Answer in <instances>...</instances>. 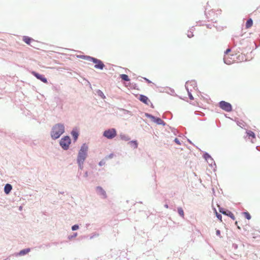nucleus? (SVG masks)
Wrapping results in <instances>:
<instances>
[{"label":"nucleus","mask_w":260,"mask_h":260,"mask_svg":"<svg viewBox=\"0 0 260 260\" xmlns=\"http://www.w3.org/2000/svg\"><path fill=\"white\" fill-rule=\"evenodd\" d=\"M64 131V125L60 123L55 124L52 129L51 136L52 139H56L58 138Z\"/></svg>","instance_id":"nucleus-1"},{"label":"nucleus","mask_w":260,"mask_h":260,"mask_svg":"<svg viewBox=\"0 0 260 260\" xmlns=\"http://www.w3.org/2000/svg\"><path fill=\"white\" fill-rule=\"evenodd\" d=\"M87 149V146L85 144H83L79 152L77 160L80 167L86 157Z\"/></svg>","instance_id":"nucleus-2"},{"label":"nucleus","mask_w":260,"mask_h":260,"mask_svg":"<svg viewBox=\"0 0 260 260\" xmlns=\"http://www.w3.org/2000/svg\"><path fill=\"white\" fill-rule=\"evenodd\" d=\"M70 144L71 139L69 136H65L63 137L60 141V145L64 150H67L69 148Z\"/></svg>","instance_id":"nucleus-3"},{"label":"nucleus","mask_w":260,"mask_h":260,"mask_svg":"<svg viewBox=\"0 0 260 260\" xmlns=\"http://www.w3.org/2000/svg\"><path fill=\"white\" fill-rule=\"evenodd\" d=\"M116 131L114 128H111L105 131L103 136L109 139H112L116 136Z\"/></svg>","instance_id":"nucleus-4"},{"label":"nucleus","mask_w":260,"mask_h":260,"mask_svg":"<svg viewBox=\"0 0 260 260\" xmlns=\"http://www.w3.org/2000/svg\"><path fill=\"white\" fill-rule=\"evenodd\" d=\"M89 60L90 61H92L95 64L94 66V68L96 69L102 70L105 67V65L103 63V62L99 59L90 57Z\"/></svg>","instance_id":"nucleus-5"},{"label":"nucleus","mask_w":260,"mask_h":260,"mask_svg":"<svg viewBox=\"0 0 260 260\" xmlns=\"http://www.w3.org/2000/svg\"><path fill=\"white\" fill-rule=\"evenodd\" d=\"M219 106L221 109L226 111L231 112L232 110V107L231 104L225 101H221L219 103Z\"/></svg>","instance_id":"nucleus-6"},{"label":"nucleus","mask_w":260,"mask_h":260,"mask_svg":"<svg viewBox=\"0 0 260 260\" xmlns=\"http://www.w3.org/2000/svg\"><path fill=\"white\" fill-rule=\"evenodd\" d=\"M31 74L34 76H35L38 79H39L41 81H42L43 82L45 83H47V79L42 75H40L34 71H32L31 72Z\"/></svg>","instance_id":"nucleus-7"},{"label":"nucleus","mask_w":260,"mask_h":260,"mask_svg":"<svg viewBox=\"0 0 260 260\" xmlns=\"http://www.w3.org/2000/svg\"><path fill=\"white\" fill-rule=\"evenodd\" d=\"M139 100L142 103L148 105L149 104H151L150 101L149 99L145 95L141 94L139 98Z\"/></svg>","instance_id":"nucleus-8"},{"label":"nucleus","mask_w":260,"mask_h":260,"mask_svg":"<svg viewBox=\"0 0 260 260\" xmlns=\"http://www.w3.org/2000/svg\"><path fill=\"white\" fill-rule=\"evenodd\" d=\"M23 41H24L26 44H28V45H30L31 46H32V45H31L30 44H31V43L35 42V41L33 39H32V38H29V37H27V36H24V37H23Z\"/></svg>","instance_id":"nucleus-9"},{"label":"nucleus","mask_w":260,"mask_h":260,"mask_svg":"<svg viewBox=\"0 0 260 260\" xmlns=\"http://www.w3.org/2000/svg\"><path fill=\"white\" fill-rule=\"evenodd\" d=\"M231 51L230 49H228L225 52V55L224 57V62L226 64H230L231 63V61L230 60H228L229 55H228V53Z\"/></svg>","instance_id":"nucleus-10"},{"label":"nucleus","mask_w":260,"mask_h":260,"mask_svg":"<svg viewBox=\"0 0 260 260\" xmlns=\"http://www.w3.org/2000/svg\"><path fill=\"white\" fill-rule=\"evenodd\" d=\"M12 187L11 185H10V184H7L5 185V188H4L5 192L6 194L9 193V192L12 190Z\"/></svg>","instance_id":"nucleus-11"},{"label":"nucleus","mask_w":260,"mask_h":260,"mask_svg":"<svg viewBox=\"0 0 260 260\" xmlns=\"http://www.w3.org/2000/svg\"><path fill=\"white\" fill-rule=\"evenodd\" d=\"M222 213L223 214L226 215L230 217L233 220L235 219V217L234 214L230 211H228L226 212H222Z\"/></svg>","instance_id":"nucleus-12"},{"label":"nucleus","mask_w":260,"mask_h":260,"mask_svg":"<svg viewBox=\"0 0 260 260\" xmlns=\"http://www.w3.org/2000/svg\"><path fill=\"white\" fill-rule=\"evenodd\" d=\"M96 190L100 195L103 196L104 197H106V192L103 189V188L101 187H97Z\"/></svg>","instance_id":"nucleus-13"},{"label":"nucleus","mask_w":260,"mask_h":260,"mask_svg":"<svg viewBox=\"0 0 260 260\" xmlns=\"http://www.w3.org/2000/svg\"><path fill=\"white\" fill-rule=\"evenodd\" d=\"M253 24V21L251 18H249L246 23V28L248 29L251 27Z\"/></svg>","instance_id":"nucleus-14"},{"label":"nucleus","mask_w":260,"mask_h":260,"mask_svg":"<svg viewBox=\"0 0 260 260\" xmlns=\"http://www.w3.org/2000/svg\"><path fill=\"white\" fill-rule=\"evenodd\" d=\"M72 135L73 137L74 140L76 141L78 138L79 134L78 132H77L76 131H73L72 132Z\"/></svg>","instance_id":"nucleus-15"},{"label":"nucleus","mask_w":260,"mask_h":260,"mask_svg":"<svg viewBox=\"0 0 260 260\" xmlns=\"http://www.w3.org/2000/svg\"><path fill=\"white\" fill-rule=\"evenodd\" d=\"M150 117L154 119H155L154 121L156 122L158 124H161L163 123V121L159 118H155L153 116H150Z\"/></svg>","instance_id":"nucleus-16"},{"label":"nucleus","mask_w":260,"mask_h":260,"mask_svg":"<svg viewBox=\"0 0 260 260\" xmlns=\"http://www.w3.org/2000/svg\"><path fill=\"white\" fill-rule=\"evenodd\" d=\"M29 251H30V249L29 248H27V249H23V250H21L20 251L19 255H25V254H27V253H28Z\"/></svg>","instance_id":"nucleus-17"},{"label":"nucleus","mask_w":260,"mask_h":260,"mask_svg":"<svg viewBox=\"0 0 260 260\" xmlns=\"http://www.w3.org/2000/svg\"><path fill=\"white\" fill-rule=\"evenodd\" d=\"M120 77L124 81H129V79L128 76L125 74L120 75Z\"/></svg>","instance_id":"nucleus-18"},{"label":"nucleus","mask_w":260,"mask_h":260,"mask_svg":"<svg viewBox=\"0 0 260 260\" xmlns=\"http://www.w3.org/2000/svg\"><path fill=\"white\" fill-rule=\"evenodd\" d=\"M178 212L179 214L183 218H184V211L182 208L179 207L178 208Z\"/></svg>","instance_id":"nucleus-19"},{"label":"nucleus","mask_w":260,"mask_h":260,"mask_svg":"<svg viewBox=\"0 0 260 260\" xmlns=\"http://www.w3.org/2000/svg\"><path fill=\"white\" fill-rule=\"evenodd\" d=\"M247 136L249 137H252V138H255V134L254 133L251 131H248L247 132Z\"/></svg>","instance_id":"nucleus-20"},{"label":"nucleus","mask_w":260,"mask_h":260,"mask_svg":"<svg viewBox=\"0 0 260 260\" xmlns=\"http://www.w3.org/2000/svg\"><path fill=\"white\" fill-rule=\"evenodd\" d=\"M120 138L122 140L126 141H129L130 140V138L128 136H126L125 135H121Z\"/></svg>","instance_id":"nucleus-21"},{"label":"nucleus","mask_w":260,"mask_h":260,"mask_svg":"<svg viewBox=\"0 0 260 260\" xmlns=\"http://www.w3.org/2000/svg\"><path fill=\"white\" fill-rule=\"evenodd\" d=\"M130 144L133 145L134 148L138 147V143L136 141H132L130 142Z\"/></svg>","instance_id":"nucleus-22"},{"label":"nucleus","mask_w":260,"mask_h":260,"mask_svg":"<svg viewBox=\"0 0 260 260\" xmlns=\"http://www.w3.org/2000/svg\"><path fill=\"white\" fill-rule=\"evenodd\" d=\"M244 215H245V217L247 219H250L251 218V216L250 215V214L248 212H244Z\"/></svg>","instance_id":"nucleus-23"},{"label":"nucleus","mask_w":260,"mask_h":260,"mask_svg":"<svg viewBox=\"0 0 260 260\" xmlns=\"http://www.w3.org/2000/svg\"><path fill=\"white\" fill-rule=\"evenodd\" d=\"M216 214L217 218L220 220V221H222V216L220 214H218L217 212H216Z\"/></svg>","instance_id":"nucleus-24"},{"label":"nucleus","mask_w":260,"mask_h":260,"mask_svg":"<svg viewBox=\"0 0 260 260\" xmlns=\"http://www.w3.org/2000/svg\"><path fill=\"white\" fill-rule=\"evenodd\" d=\"M79 228V226L78 225H74L72 227V229L73 231H75L78 230Z\"/></svg>","instance_id":"nucleus-25"},{"label":"nucleus","mask_w":260,"mask_h":260,"mask_svg":"<svg viewBox=\"0 0 260 260\" xmlns=\"http://www.w3.org/2000/svg\"><path fill=\"white\" fill-rule=\"evenodd\" d=\"M174 141L178 145H181V143L180 142L179 140L177 138H175L174 140Z\"/></svg>","instance_id":"nucleus-26"},{"label":"nucleus","mask_w":260,"mask_h":260,"mask_svg":"<svg viewBox=\"0 0 260 260\" xmlns=\"http://www.w3.org/2000/svg\"><path fill=\"white\" fill-rule=\"evenodd\" d=\"M216 234L217 236L220 237V232L219 230L216 231Z\"/></svg>","instance_id":"nucleus-27"},{"label":"nucleus","mask_w":260,"mask_h":260,"mask_svg":"<svg viewBox=\"0 0 260 260\" xmlns=\"http://www.w3.org/2000/svg\"><path fill=\"white\" fill-rule=\"evenodd\" d=\"M105 164V162H104L103 161H101L100 162H99V165L100 166H102L103 165H104Z\"/></svg>","instance_id":"nucleus-28"},{"label":"nucleus","mask_w":260,"mask_h":260,"mask_svg":"<svg viewBox=\"0 0 260 260\" xmlns=\"http://www.w3.org/2000/svg\"><path fill=\"white\" fill-rule=\"evenodd\" d=\"M189 99L190 100H193V98L192 95L190 93H189Z\"/></svg>","instance_id":"nucleus-29"},{"label":"nucleus","mask_w":260,"mask_h":260,"mask_svg":"<svg viewBox=\"0 0 260 260\" xmlns=\"http://www.w3.org/2000/svg\"><path fill=\"white\" fill-rule=\"evenodd\" d=\"M165 208H168V205L167 204H166V205H165Z\"/></svg>","instance_id":"nucleus-30"},{"label":"nucleus","mask_w":260,"mask_h":260,"mask_svg":"<svg viewBox=\"0 0 260 260\" xmlns=\"http://www.w3.org/2000/svg\"><path fill=\"white\" fill-rule=\"evenodd\" d=\"M219 211H220V212L221 213H222V212H225L224 211H223V210H220Z\"/></svg>","instance_id":"nucleus-31"},{"label":"nucleus","mask_w":260,"mask_h":260,"mask_svg":"<svg viewBox=\"0 0 260 260\" xmlns=\"http://www.w3.org/2000/svg\"><path fill=\"white\" fill-rule=\"evenodd\" d=\"M112 157V154L109 156V157Z\"/></svg>","instance_id":"nucleus-32"}]
</instances>
